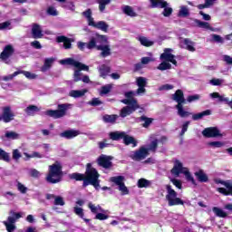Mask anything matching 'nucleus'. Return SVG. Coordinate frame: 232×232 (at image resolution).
<instances>
[{"instance_id": "nucleus-10", "label": "nucleus", "mask_w": 232, "mask_h": 232, "mask_svg": "<svg viewBox=\"0 0 232 232\" xmlns=\"http://www.w3.org/2000/svg\"><path fill=\"white\" fill-rule=\"evenodd\" d=\"M140 108V105H133V104H127V106L123 107L120 111V117L122 119L128 117V115H131L134 111H137Z\"/></svg>"}, {"instance_id": "nucleus-51", "label": "nucleus", "mask_w": 232, "mask_h": 232, "mask_svg": "<svg viewBox=\"0 0 232 232\" xmlns=\"http://www.w3.org/2000/svg\"><path fill=\"white\" fill-rule=\"evenodd\" d=\"M136 84L138 87L146 88V84H148V82L144 77H138L136 80Z\"/></svg>"}, {"instance_id": "nucleus-8", "label": "nucleus", "mask_w": 232, "mask_h": 232, "mask_svg": "<svg viewBox=\"0 0 232 232\" xmlns=\"http://www.w3.org/2000/svg\"><path fill=\"white\" fill-rule=\"evenodd\" d=\"M97 164L101 168H104V169H110V168L113 166V163L111 162V156L102 154L97 159Z\"/></svg>"}, {"instance_id": "nucleus-9", "label": "nucleus", "mask_w": 232, "mask_h": 232, "mask_svg": "<svg viewBox=\"0 0 232 232\" xmlns=\"http://www.w3.org/2000/svg\"><path fill=\"white\" fill-rule=\"evenodd\" d=\"M202 135H203V137H206L207 139H211V138H215V137H222L220 130L217 127L206 128L202 131Z\"/></svg>"}, {"instance_id": "nucleus-48", "label": "nucleus", "mask_w": 232, "mask_h": 232, "mask_svg": "<svg viewBox=\"0 0 232 232\" xmlns=\"http://www.w3.org/2000/svg\"><path fill=\"white\" fill-rule=\"evenodd\" d=\"M157 148H159V140H154L150 142L149 148V151H153L155 153L157 151Z\"/></svg>"}, {"instance_id": "nucleus-39", "label": "nucleus", "mask_w": 232, "mask_h": 232, "mask_svg": "<svg viewBox=\"0 0 232 232\" xmlns=\"http://www.w3.org/2000/svg\"><path fill=\"white\" fill-rule=\"evenodd\" d=\"M94 28H97V30H102V32L107 33L108 28H110V25H108L107 23L104 21H100V22L96 23Z\"/></svg>"}, {"instance_id": "nucleus-38", "label": "nucleus", "mask_w": 232, "mask_h": 232, "mask_svg": "<svg viewBox=\"0 0 232 232\" xmlns=\"http://www.w3.org/2000/svg\"><path fill=\"white\" fill-rule=\"evenodd\" d=\"M123 14L129 15V17H137V13L134 12L133 7L130 5H125L123 7Z\"/></svg>"}, {"instance_id": "nucleus-19", "label": "nucleus", "mask_w": 232, "mask_h": 232, "mask_svg": "<svg viewBox=\"0 0 232 232\" xmlns=\"http://www.w3.org/2000/svg\"><path fill=\"white\" fill-rule=\"evenodd\" d=\"M194 175L198 182H209V177H208V174L203 169L196 171Z\"/></svg>"}, {"instance_id": "nucleus-52", "label": "nucleus", "mask_w": 232, "mask_h": 232, "mask_svg": "<svg viewBox=\"0 0 232 232\" xmlns=\"http://www.w3.org/2000/svg\"><path fill=\"white\" fill-rule=\"evenodd\" d=\"M162 8H163L162 15L164 17H169L171 14H173V8L168 7V5Z\"/></svg>"}, {"instance_id": "nucleus-18", "label": "nucleus", "mask_w": 232, "mask_h": 232, "mask_svg": "<svg viewBox=\"0 0 232 232\" xmlns=\"http://www.w3.org/2000/svg\"><path fill=\"white\" fill-rule=\"evenodd\" d=\"M32 35L33 39H43L44 34H43V30H41V25L38 24H33Z\"/></svg>"}, {"instance_id": "nucleus-16", "label": "nucleus", "mask_w": 232, "mask_h": 232, "mask_svg": "<svg viewBox=\"0 0 232 232\" xmlns=\"http://www.w3.org/2000/svg\"><path fill=\"white\" fill-rule=\"evenodd\" d=\"M78 135H81V131L76 130H67L60 133V137L63 139H67V140L75 139V137H78Z\"/></svg>"}, {"instance_id": "nucleus-20", "label": "nucleus", "mask_w": 232, "mask_h": 232, "mask_svg": "<svg viewBox=\"0 0 232 232\" xmlns=\"http://www.w3.org/2000/svg\"><path fill=\"white\" fill-rule=\"evenodd\" d=\"M194 23L198 28H203L204 30H210L211 32H215V28L211 27L208 22H202L198 19H194Z\"/></svg>"}, {"instance_id": "nucleus-45", "label": "nucleus", "mask_w": 232, "mask_h": 232, "mask_svg": "<svg viewBox=\"0 0 232 232\" xmlns=\"http://www.w3.org/2000/svg\"><path fill=\"white\" fill-rule=\"evenodd\" d=\"M183 175H185L188 182H191V184H193L194 186H197V181L195 180V178H193V176L191 175V172H189V170H185L183 172Z\"/></svg>"}, {"instance_id": "nucleus-21", "label": "nucleus", "mask_w": 232, "mask_h": 232, "mask_svg": "<svg viewBox=\"0 0 232 232\" xmlns=\"http://www.w3.org/2000/svg\"><path fill=\"white\" fill-rule=\"evenodd\" d=\"M97 50L102 51L101 57H110L111 55V49L110 45H98Z\"/></svg>"}, {"instance_id": "nucleus-44", "label": "nucleus", "mask_w": 232, "mask_h": 232, "mask_svg": "<svg viewBox=\"0 0 232 232\" xmlns=\"http://www.w3.org/2000/svg\"><path fill=\"white\" fill-rule=\"evenodd\" d=\"M110 3H111V0H98L100 12H104L106 5H110Z\"/></svg>"}, {"instance_id": "nucleus-27", "label": "nucleus", "mask_w": 232, "mask_h": 232, "mask_svg": "<svg viewBox=\"0 0 232 232\" xmlns=\"http://www.w3.org/2000/svg\"><path fill=\"white\" fill-rule=\"evenodd\" d=\"M124 131H111L109 133V138L111 140H121L124 139Z\"/></svg>"}, {"instance_id": "nucleus-2", "label": "nucleus", "mask_w": 232, "mask_h": 232, "mask_svg": "<svg viewBox=\"0 0 232 232\" xmlns=\"http://www.w3.org/2000/svg\"><path fill=\"white\" fill-rule=\"evenodd\" d=\"M63 164H61V161L56 160L53 164L49 165L48 173L45 177L48 184H59V182H63Z\"/></svg>"}, {"instance_id": "nucleus-28", "label": "nucleus", "mask_w": 232, "mask_h": 232, "mask_svg": "<svg viewBox=\"0 0 232 232\" xmlns=\"http://www.w3.org/2000/svg\"><path fill=\"white\" fill-rule=\"evenodd\" d=\"M37 111H41V109L37 107V105H29L24 109V112L29 116V117H34Z\"/></svg>"}, {"instance_id": "nucleus-34", "label": "nucleus", "mask_w": 232, "mask_h": 232, "mask_svg": "<svg viewBox=\"0 0 232 232\" xmlns=\"http://www.w3.org/2000/svg\"><path fill=\"white\" fill-rule=\"evenodd\" d=\"M212 211L214 215H216V217H218L219 218H227V214L220 208L214 207L212 208Z\"/></svg>"}, {"instance_id": "nucleus-57", "label": "nucleus", "mask_w": 232, "mask_h": 232, "mask_svg": "<svg viewBox=\"0 0 232 232\" xmlns=\"http://www.w3.org/2000/svg\"><path fill=\"white\" fill-rule=\"evenodd\" d=\"M74 213L80 217V218H84V210L82 208L74 207Z\"/></svg>"}, {"instance_id": "nucleus-43", "label": "nucleus", "mask_w": 232, "mask_h": 232, "mask_svg": "<svg viewBox=\"0 0 232 232\" xmlns=\"http://www.w3.org/2000/svg\"><path fill=\"white\" fill-rule=\"evenodd\" d=\"M0 160L4 162H10V153L5 151V150L0 148Z\"/></svg>"}, {"instance_id": "nucleus-56", "label": "nucleus", "mask_w": 232, "mask_h": 232, "mask_svg": "<svg viewBox=\"0 0 232 232\" xmlns=\"http://www.w3.org/2000/svg\"><path fill=\"white\" fill-rule=\"evenodd\" d=\"M12 23H10V21H6L4 23H0V30H12Z\"/></svg>"}, {"instance_id": "nucleus-29", "label": "nucleus", "mask_w": 232, "mask_h": 232, "mask_svg": "<svg viewBox=\"0 0 232 232\" xmlns=\"http://www.w3.org/2000/svg\"><path fill=\"white\" fill-rule=\"evenodd\" d=\"M225 188H218V193H221V195H224L225 197H229L231 195L232 197V185L226 184Z\"/></svg>"}, {"instance_id": "nucleus-53", "label": "nucleus", "mask_w": 232, "mask_h": 232, "mask_svg": "<svg viewBox=\"0 0 232 232\" xmlns=\"http://www.w3.org/2000/svg\"><path fill=\"white\" fill-rule=\"evenodd\" d=\"M109 146H111V144L108 143V140L106 139H103L102 141L98 142L99 150H104V148H109Z\"/></svg>"}, {"instance_id": "nucleus-11", "label": "nucleus", "mask_w": 232, "mask_h": 232, "mask_svg": "<svg viewBox=\"0 0 232 232\" xmlns=\"http://www.w3.org/2000/svg\"><path fill=\"white\" fill-rule=\"evenodd\" d=\"M15 117V114L14 111H12V108L10 106H5L3 108V113H2V118L3 121L5 124H8V122H12Z\"/></svg>"}, {"instance_id": "nucleus-5", "label": "nucleus", "mask_w": 232, "mask_h": 232, "mask_svg": "<svg viewBox=\"0 0 232 232\" xmlns=\"http://www.w3.org/2000/svg\"><path fill=\"white\" fill-rule=\"evenodd\" d=\"M166 189V200L168 201L169 207L184 206V200H182L180 198H178L177 191L171 188V185H167Z\"/></svg>"}, {"instance_id": "nucleus-62", "label": "nucleus", "mask_w": 232, "mask_h": 232, "mask_svg": "<svg viewBox=\"0 0 232 232\" xmlns=\"http://www.w3.org/2000/svg\"><path fill=\"white\" fill-rule=\"evenodd\" d=\"M63 7L67 10H72V12L75 11V5H73V2H65V5H63Z\"/></svg>"}, {"instance_id": "nucleus-60", "label": "nucleus", "mask_w": 232, "mask_h": 232, "mask_svg": "<svg viewBox=\"0 0 232 232\" xmlns=\"http://www.w3.org/2000/svg\"><path fill=\"white\" fill-rule=\"evenodd\" d=\"M212 41H214V43H220V44H224V38L218 34H212Z\"/></svg>"}, {"instance_id": "nucleus-33", "label": "nucleus", "mask_w": 232, "mask_h": 232, "mask_svg": "<svg viewBox=\"0 0 232 232\" xmlns=\"http://www.w3.org/2000/svg\"><path fill=\"white\" fill-rule=\"evenodd\" d=\"M94 40L96 41V44L101 46L108 43V37L104 34H96L94 36Z\"/></svg>"}, {"instance_id": "nucleus-12", "label": "nucleus", "mask_w": 232, "mask_h": 232, "mask_svg": "<svg viewBox=\"0 0 232 232\" xmlns=\"http://www.w3.org/2000/svg\"><path fill=\"white\" fill-rule=\"evenodd\" d=\"M172 50L167 48L164 53L160 54L161 61H167V63H172L174 66H177V60H175V55L171 53Z\"/></svg>"}, {"instance_id": "nucleus-7", "label": "nucleus", "mask_w": 232, "mask_h": 232, "mask_svg": "<svg viewBox=\"0 0 232 232\" xmlns=\"http://www.w3.org/2000/svg\"><path fill=\"white\" fill-rule=\"evenodd\" d=\"M150 155L149 150L145 147H140L139 150H135L133 154L130 157L132 160H136V162H140V160H144L146 157Z\"/></svg>"}, {"instance_id": "nucleus-64", "label": "nucleus", "mask_w": 232, "mask_h": 232, "mask_svg": "<svg viewBox=\"0 0 232 232\" xmlns=\"http://www.w3.org/2000/svg\"><path fill=\"white\" fill-rule=\"evenodd\" d=\"M21 157H23L21 155V152L19 151V150L15 149L13 150V160H19V159H21Z\"/></svg>"}, {"instance_id": "nucleus-6", "label": "nucleus", "mask_w": 232, "mask_h": 232, "mask_svg": "<svg viewBox=\"0 0 232 232\" xmlns=\"http://www.w3.org/2000/svg\"><path fill=\"white\" fill-rule=\"evenodd\" d=\"M70 109L69 103L58 104L57 110H48L45 111V115L52 117L53 119H63L66 115V112Z\"/></svg>"}, {"instance_id": "nucleus-31", "label": "nucleus", "mask_w": 232, "mask_h": 232, "mask_svg": "<svg viewBox=\"0 0 232 232\" xmlns=\"http://www.w3.org/2000/svg\"><path fill=\"white\" fill-rule=\"evenodd\" d=\"M54 62H55V58H53V57L46 58L44 60V65L41 68V71L46 72V71L50 70L52 68V64H53Z\"/></svg>"}, {"instance_id": "nucleus-22", "label": "nucleus", "mask_w": 232, "mask_h": 232, "mask_svg": "<svg viewBox=\"0 0 232 232\" xmlns=\"http://www.w3.org/2000/svg\"><path fill=\"white\" fill-rule=\"evenodd\" d=\"M117 119H119V115L117 114H105L102 116V121L106 124H115V122H117Z\"/></svg>"}, {"instance_id": "nucleus-58", "label": "nucleus", "mask_w": 232, "mask_h": 232, "mask_svg": "<svg viewBox=\"0 0 232 232\" xmlns=\"http://www.w3.org/2000/svg\"><path fill=\"white\" fill-rule=\"evenodd\" d=\"M64 199L61 196L54 198V206H64Z\"/></svg>"}, {"instance_id": "nucleus-26", "label": "nucleus", "mask_w": 232, "mask_h": 232, "mask_svg": "<svg viewBox=\"0 0 232 232\" xmlns=\"http://www.w3.org/2000/svg\"><path fill=\"white\" fill-rule=\"evenodd\" d=\"M110 72H111V68L106 64H102L99 68L100 77H102V79H106Z\"/></svg>"}, {"instance_id": "nucleus-1", "label": "nucleus", "mask_w": 232, "mask_h": 232, "mask_svg": "<svg viewBox=\"0 0 232 232\" xmlns=\"http://www.w3.org/2000/svg\"><path fill=\"white\" fill-rule=\"evenodd\" d=\"M101 174L97 171V169L92 166V163L86 164L85 173L74 172L69 175L71 180H76L77 182H82V188L87 186H93L95 189L101 188V179H99Z\"/></svg>"}, {"instance_id": "nucleus-63", "label": "nucleus", "mask_w": 232, "mask_h": 232, "mask_svg": "<svg viewBox=\"0 0 232 232\" xmlns=\"http://www.w3.org/2000/svg\"><path fill=\"white\" fill-rule=\"evenodd\" d=\"M199 100H200L199 94L189 95L187 98L188 102H194V101H199Z\"/></svg>"}, {"instance_id": "nucleus-50", "label": "nucleus", "mask_w": 232, "mask_h": 232, "mask_svg": "<svg viewBox=\"0 0 232 232\" xmlns=\"http://www.w3.org/2000/svg\"><path fill=\"white\" fill-rule=\"evenodd\" d=\"M158 69L161 72H164V70H171V63L168 62H162L159 64Z\"/></svg>"}, {"instance_id": "nucleus-24", "label": "nucleus", "mask_w": 232, "mask_h": 232, "mask_svg": "<svg viewBox=\"0 0 232 232\" xmlns=\"http://www.w3.org/2000/svg\"><path fill=\"white\" fill-rule=\"evenodd\" d=\"M88 92V90L83 89V90H72L69 92L70 97H73V99H79L81 97H84L86 93Z\"/></svg>"}, {"instance_id": "nucleus-47", "label": "nucleus", "mask_w": 232, "mask_h": 232, "mask_svg": "<svg viewBox=\"0 0 232 232\" xmlns=\"http://www.w3.org/2000/svg\"><path fill=\"white\" fill-rule=\"evenodd\" d=\"M111 182H114L116 186H121L124 184V178L122 176H117V177H112L111 178Z\"/></svg>"}, {"instance_id": "nucleus-3", "label": "nucleus", "mask_w": 232, "mask_h": 232, "mask_svg": "<svg viewBox=\"0 0 232 232\" xmlns=\"http://www.w3.org/2000/svg\"><path fill=\"white\" fill-rule=\"evenodd\" d=\"M61 64H67L69 66H74L77 70L74 71L73 81L74 82H79L82 81L81 76L82 73L81 72H88L90 67L81 62L75 61L73 58H66L60 61Z\"/></svg>"}, {"instance_id": "nucleus-49", "label": "nucleus", "mask_w": 232, "mask_h": 232, "mask_svg": "<svg viewBox=\"0 0 232 232\" xmlns=\"http://www.w3.org/2000/svg\"><path fill=\"white\" fill-rule=\"evenodd\" d=\"M97 46H99V45H97L95 37L92 36L87 44V48H88V50H93V48H96V50H97Z\"/></svg>"}, {"instance_id": "nucleus-35", "label": "nucleus", "mask_w": 232, "mask_h": 232, "mask_svg": "<svg viewBox=\"0 0 232 232\" xmlns=\"http://www.w3.org/2000/svg\"><path fill=\"white\" fill-rule=\"evenodd\" d=\"M208 115H211V110H206V111H203L202 112L193 114L192 120L200 121V119H202L203 117H207Z\"/></svg>"}, {"instance_id": "nucleus-40", "label": "nucleus", "mask_w": 232, "mask_h": 232, "mask_svg": "<svg viewBox=\"0 0 232 232\" xmlns=\"http://www.w3.org/2000/svg\"><path fill=\"white\" fill-rule=\"evenodd\" d=\"M178 17H189V9H188V6L182 5L180 7Z\"/></svg>"}, {"instance_id": "nucleus-25", "label": "nucleus", "mask_w": 232, "mask_h": 232, "mask_svg": "<svg viewBox=\"0 0 232 232\" xmlns=\"http://www.w3.org/2000/svg\"><path fill=\"white\" fill-rule=\"evenodd\" d=\"M151 8H166L169 4L164 0H150Z\"/></svg>"}, {"instance_id": "nucleus-23", "label": "nucleus", "mask_w": 232, "mask_h": 232, "mask_svg": "<svg viewBox=\"0 0 232 232\" xmlns=\"http://www.w3.org/2000/svg\"><path fill=\"white\" fill-rule=\"evenodd\" d=\"M123 144H125V146H130V144H132V148H137V140H135L133 136H130L125 132L123 136Z\"/></svg>"}, {"instance_id": "nucleus-59", "label": "nucleus", "mask_w": 232, "mask_h": 232, "mask_svg": "<svg viewBox=\"0 0 232 232\" xmlns=\"http://www.w3.org/2000/svg\"><path fill=\"white\" fill-rule=\"evenodd\" d=\"M119 190L121 191V195H128L130 193L128 187L124 183L119 186Z\"/></svg>"}, {"instance_id": "nucleus-42", "label": "nucleus", "mask_w": 232, "mask_h": 232, "mask_svg": "<svg viewBox=\"0 0 232 232\" xmlns=\"http://www.w3.org/2000/svg\"><path fill=\"white\" fill-rule=\"evenodd\" d=\"M151 185V181L141 178L138 180V188H150V186Z\"/></svg>"}, {"instance_id": "nucleus-41", "label": "nucleus", "mask_w": 232, "mask_h": 232, "mask_svg": "<svg viewBox=\"0 0 232 232\" xmlns=\"http://www.w3.org/2000/svg\"><path fill=\"white\" fill-rule=\"evenodd\" d=\"M5 137L9 140H17L19 139V133L15 131H6Z\"/></svg>"}, {"instance_id": "nucleus-15", "label": "nucleus", "mask_w": 232, "mask_h": 232, "mask_svg": "<svg viewBox=\"0 0 232 232\" xmlns=\"http://www.w3.org/2000/svg\"><path fill=\"white\" fill-rule=\"evenodd\" d=\"M15 50L14 49V46L11 44H7L5 46L3 52L0 53V59L2 61H6V59H9V57H12L14 55V53Z\"/></svg>"}, {"instance_id": "nucleus-61", "label": "nucleus", "mask_w": 232, "mask_h": 232, "mask_svg": "<svg viewBox=\"0 0 232 232\" xmlns=\"http://www.w3.org/2000/svg\"><path fill=\"white\" fill-rule=\"evenodd\" d=\"M208 146L211 148H222L224 146V142L222 141H210L208 142Z\"/></svg>"}, {"instance_id": "nucleus-17", "label": "nucleus", "mask_w": 232, "mask_h": 232, "mask_svg": "<svg viewBox=\"0 0 232 232\" xmlns=\"http://www.w3.org/2000/svg\"><path fill=\"white\" fill-rule=\"evenodd\" d=\"M186 168L183 167L182 162H180L179 160H177L174 163V167L171 169L172 175H175L176 177H179L180 173H184L186 170Z\"/></svg>"}, {"instance_id": "nucleus-55", "label": "nucleus", "mask_w": 232, "mask_h": 232, "mask_svg": "<svg viewBox=\"0 0 232 232\" xmlns=\"http://www.w3.org/2000/svg\"><path fill=\"white\" fill-rule=\"evenodd\" d=\"M190 121H187L183 123L181 131L179 133L180 137H184L186 131H188V128L189 127Z\"/></svg>"}, {"instance_id": "nucleus-30", "label": "nucleus", "mask_w": 232, "mask_h": 232, "mask_svg": "<svg viewBox=\"0 0 232 232\" xmlns=\"http://www.w3.org/2000/svg\"><path fill=\"white\" fill-rule=\"evenodd\" d=\"M10 215H13V217H8L7 218V223L8 224H12V225H15L16 220H19V218H21V213L19 212H14V210L10 211Z\"/></svg>"}, {"instance_id": "nucleus-46", "label": "nucleus", "mask_w": 232, "mask_h": 232, "mask_svg": "<svg viewBox=\"0 0 232 232\" xmlns=\"http://www.w3.org/2000/svg\"><path fill=\"white\" fill-rule=\"evenodd\" d=\"M113 88L112 84H106L104 86L102 87L101 90V95H108V93H110V92H111V89Z\"/></svg>"}, {"instance_id": "nucleus-37", "label": "nucleus", "mask_w": 232, "mask_h": 232, "mask_svg": "<svg viewBox=\"0 0 232 232\" xmlns=\"http://www.w3.org/2000/svg\"><path fill=\"white\" fill-rule=\"evenodd\" d=\"M140 121H143L144 123H142V128H150V126H151V124L153 123V118H149L148 116H144L142 115L141 117H140Z\"/></svg>"}, {"instance_id": "nucleus-36", "label": "nucleus", "mask_w": 232, "mask_h": 232, "mask_svg": "<svg viewBox=\"0 0 232 232\" xmlns=\"http://www.w3.org/2000/svg\"><path fill=\"white\" fill-rule=\"evenodd\" d=\"M138 41H140L141 46H145L146 48H150V46H153L154 44V42L150 41L146 36H140Z\"/></svg>"}, {"instance_id": "nucleus-14", "label": "nucleus", "mask_w": 232, "mask_h": 232, "mask_svg": "<svg viewBox=\"0 0 232 232\" xmlns=\"http://www.w3.org/2000/svg\"><path fill=\"white\" fill-rule=\"evenodd\" d=\"M124 95L126 99L121 100V102L123 104H132L135 106H139V102H137V99L133 98V96L135 95V92H133V91L127 92Z\"/></svg>"}, {"instance_id": "nucleus-13", "label": "nucleus", "mask_w": 232, "mask_h": 232, "mask_svg": "<svg viewBox=\"0 0 232 232\" xmlns=\"http://www.w3.org/2000/svg\"><path fill=\"white\" fill-rule=\"evenodd\" d=\"M73 38H69L65 35H60L56 37V43H63L64 50H70L72 48V44L74 42Z\"/></svg>"}, {"instance_id": "nucleus-54", "label": "nucleus", "mask_w": 232, "mask_h": 232, "mask_svg": "<svg viewBox=\"0 0 232 232\" xmlns=\"http://www.w3.org/2000/svg\"><path fill=\"white\" fill-rule=\"evenodd\" d=\"M4 226L7 232H14L16 229L15 225L8 224V221H3Z\"/></svg>"}, {"instance_id": "nucleus-32", "label": "nucleus", "mask_w": 232, "mask_h": 232, "mask_svg": "<svg viewBox=\"0 0 232 232\" xmlns=\"http://www.w3.org/2000/svg\"><path fill=\"white\" fill-rule=\"evenodd\" d=\"M183 44L186 46V50L188 52H196L195 42L191 41L189 38H185L183 40Z\"/></svg>"}, {"instance_id": "nucleus-4", "label": "nucleus", "mask_w": 232, "mask_h": 232, "mask_svg": "<svg viewBox=\"0 0 232 232\" xmlns=\"http://www.w3.org/2000/svg\"><path fill=\"white\" fill-rule=\"evenodd\" d=\"M172 101H175L178 104L175 106L176 110H178V115L181 117V119H186V117H189L192 115L191 112L184 110V104H186V98H184V91L179 89L172 94Z\"/></svg>"}]
</instances>
